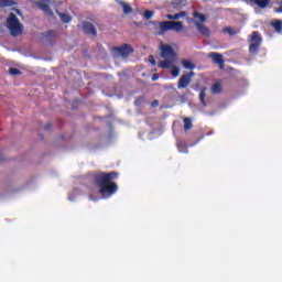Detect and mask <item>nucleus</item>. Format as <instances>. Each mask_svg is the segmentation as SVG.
Returning <instances> with one entry per match:
<instances>
[{"instance_id": "17", "label": "nucleus", "mask_w": 282, "mask_h": 282, "mask_svg": "<svg viewBox=\"0 0 282 282\" xmlns=\"http://www.w3.org/2000/svg\"><path fill=\"white\" fill-rule=\"evenodd\" d=\"M186 6V0H173L172 1V8L176 10H181V8H184Z\"/></svg>"}, {"instance_id": "28", "label": "nucleus", "mask_w": 282, "mask_h": 282, "mask_svg": "<svg viewBox=\"0 0 282 282\" xmlns=\"http://www.w3.org/2000/svg\"><path fill=\"white\" fill-rule=\"evenodd\" d=\"M171 74H172L173 78H177V76H180V67L173 66Z\"/></svg>"}, {"instance_id": "8", "label": "nucleus", "mask_w": 282, "mask_h": 282, "mask_svg": "<svg viewBox=\"0 0 282 282\" xmlns=\"http://www.w3.org/2000/svg\"><path fill=\"white\" fill-rule=\"evenodd\" d=\"M83 30L85 34H90L91 36H98V32L96 31V26L91 22H84Z\"/></svg>"}, {"instance_id": "32", "label": "nucleus", "mask_w": 282, "mask_h": 282, "mask_svg": "<svg viewBox=\"0 0 282 282\" xmlns=\"http://www.w3.org/2000/svg\"><path fill=\"white\" fill-rule=\"evenodd\" d=\"M44 129H45V131H50V129H52V123H46L44 126Z\"/></svg>"}, {"instance_id": "1", "label": "nucleus", "mask_w": 282, "mask_h": 282, "mask_svg": "<svg viewBox=\"0 0 282 282\" xmlns=\"http://www.w3.org/2000/svg\"><path fill=\"white\" fill-rule=\"evenodd\" d=\"M113 180H118V172H99L94 176V183L99 187L102 197H111L118 192V184Z\"/></svg>"}, {"instance_id": "4", "label": "nucleus", "mask_w": 282, "mask_h": 282, "mask_svg": "<svg viewBox=\"0 0 282 282\" xmlns=\"http://www.w3.org/2000/svg\"><path fill=\"white\" fill-rule=\"evenodd\" d=\"M7 28L10 31L11 36H20L23 34V24L17 18V14L10 13L7 18Z\"/></svg>"}, {"instance_id": "30", "label": "nucleus", "mask_w": 282, "mask_h": 282, "mask_svg": "<svg viewBox=\"0 0 282 282\" xmlns=\"http://www.w3.org/2000/svg\"><path fill=\"white\" fill-rule=\"evenodd\" d=\"M44 36H46V37H50V36H56V31H46L45 33H44Z\"/></svg>"}, {"instance_id": "2", "label": "nucleus", "mask_w": 282, "mask_h": 282, "mask_svg": "<svg viewBox=\"0 0 282 282\" xmlns=\"http://www.w3.org/2000/svg\"><path fill=\"white\" fill-rule=\"evenodd\" d=\"M161 56L165 58V61H161L159 67H161V69H170V67H173V62L177 57V53H175L173 46L164 44L161 46Z\"/></svg>"}, {"instance_id": "38", "label": "nucleus", "mask_w": 282, "mask_h": 282, "mask_svg": "<svg viewBox=\"0 0 282 282\" xmlns=\"http://www.w3.org/2000/svg\"><path fill=\"white\" fill-rule=\"evenodd\" d=\"M3 160H6V158H3V154H0V162H3Z\"/></svg>"}, {"instance_id": "16", "label": "nucleus", "mask_w": 282, "mask_h": 282, "mask_svg": "<svg viewBox=\"0 0 282 282\" xmlns=\"http://www.w3.org/2000/svg\"><path fill=\"white\" fill-rule=\"evenodd\" d=\"M177 150L180 153H188V145L184 141H177Z\"/></svg>"}, {"instance_id": "9", "label": "nucleus", "mask_w": 282, "mask_h": 282, "mask_svg": "<svg viewBox=\"0 0 282 282\" xmlns=\"http://www.w3.org/2000/svg\"><path fill=\"white\" fill-rule=\"evenodd\" d=\"M209 58L213 59L216 65H219L220 69H224V55L212 52L209 53Z\"/></svg>"}, {"instance_id": "39", "label": "nucleus", "mask_w": 282, "mask_h": 282, "mask_svg": "<svg viewBox=\"0 0 282 282\" xmlns=\"http://www.w3.org/2000/svg\"><path fill=\"white\" fill-rule=\"evenodd\" d=\"M89 199H90V200H94V196L90 195V196H89Z\"/></svg>"}, {"instance_id": "12", "label": "nucleus", "mask_w": 282, "mask_h": 282, "mask_svg": "<svg viewBox=\"0 0 282 282\" xmlns=\"http://www.w3.org/2000/svg\"><path fill=\"white\" fill-rule=\"evenodd\" d=\"M35 6H37V8H40V10H42L43 12H45V14H47L48 17H53L54 12L52 11V9L50 8V4H45L43 2H35Z\"/></svg>"}, {"instance_id": "21", "label": "nucleus", "mask_w": 282, "mask_h": 282, "mask_svg": "<svg viewBox=\"0 0 282 282\" xmlns=\"http://www.w3.org/2000/svg\"><path fill=\"white\" fill-rule=\"evenodd\" d=\"M212 94H221V84L215 83L212 86Z\"/></svg>"}, {"instance_id": "18", "label": "nucleus", "mask_w": 282, "mask_h": 282, "mask_svg": "<svg viewBox=\"0 0 282 282\" xmlns=\"http://www.w3.org/2000/svg\"><path fill=\"white\" fill-rule=\"evenodd\" d=\"M184 122V131H191L193 129V120L191 118L186 117L183 119Z\"/></svg>"}, {"instance_id": "5", "label": "nucleus", "mask_w": 282, "mask_h": 282, "mask_svg": "<svg viewBox=\"0 0 282 282\" xmlns=\"http://www.w3.org/2000/svg\"><path fill=\"white\" fill-rule=\"evenodd\" d=\"M261 43H263V39L259 34V32H252L249 39V54H251L252 56H257V54H259Z\"/></svg>"}, {"instance_id": "33", "label": "nucleus", "mask_w": 282, "mask_h": 282, "mask_svg": "<svg viewBox=\"0 0 282 282\" xmlns=\"http://www.w3.org/2000/svg\"><path fill=\"white\" fill-rule=\"evenodd\" d=\"M160 78V75L159 74H153L152 75V80L155 82Z\"/></svg>"}, {"instance_id": "35", "label": "nucleus", "mask_w": 282, "mask_h": 282, "mask_svg": "<svg viewBox=\"0 0 282 282\" xmlns=\"http://www.w3.org/2000/svg\"><path fill=\"white\" fill-rule=\"evenodd\" d=\"M152 105H153V107H158V105H160V101L154 100V101L152 102Z\"/></svg>"}, {"instance_id": "3", "label": "nucleus", "mask_w": 282, "mask_h": 282, "mask_svg": "<svg viewBox=\"0 0 282 282\" xmlns=\"http://www.w3.org/2000/svg\"><path fill=\"white\" fill-rule=\"evenodd\" d=\"M155 28H158V35L162 36V34H166L169 30H173L174 32H182L184 30V23L181 21H162V22H152Z\"/></svg>"}, {"instance_id": "34", "label": "nucleus", "mask_w": 282, "mask_h": 282, "mask_svg": "<svg viewBox=\"0 0 282 282\" xmlns=\"http://www.w3.org/2000/svg\"><path fill=\"white\" fill-rule=\"evenodd\" d=\"M275 12H276L278 14H281V13H282V7L276 8V9H275Z\"/></svg>"}, {"instance_id": "11", "label": "nucleus", "mask_w": 282, "mask_h": 282, "mask_svg": "<svg viewBox=\"0 0 282 282\" xmlns=\"http://www.w3.org/2000/svg\"><path fill=\"white\" fill-rule=\"evenodd\" d=\"M246 3H256L258 8H261L262 10L270 6V1L272 0H243Z\"/></svg>"}, {"instance_id": "15", "label": "nucleus", "mask_w": 282, "mask_h": 282, "mask_svg": "<svg viewBox=\"0 0 282 282\" xmlns=\"http://www.w3.org/2000/svg\"><path fill=\"white\" fill-rule=\"evenodd\" d=\"M17 6V0H0V8H13Z\"/></svg>"}, {"instance_id": "10", "label": "nucleus", "mask_w": 282, "mask_h": 282, "mask_svg": "<svg viewBox=\"0 0 282 282\" xmlns=\"http://www.w3.org/2000/svg\"><path fill=\"white\" fill-rule=\"evenodd\" d=\"M194 24L197 28L199 34H203V36H210V29L204 25V23L196 21Z\"/></svg>"}, {"instance_id": "13", "label": "nucleus", "mask_w": 282, "mask_h": 282, "mask_svg": "<svg viewBox=\"0 0 282 282\" xmlns=\"http://www.w3.org/2000/svg\"><path fill=\"white\" fill-rule=\"evenodd\" d=\"M117 3L122 8L123 14H131V12H133V8L126 1L117 0Z\"/></svg>"}, {"instance_id": "27", "label": "nucleus", "mask_w": 282, "mask_h": 282, "mask_svg": "<svg viewBox=\"0 0 282 282\" xmlns=\"http://www.w3.org/2000/svg\"><path fill=\"white\" fill-rule=\"evenodd\" d=\"M184 17H186V12L185 11H181L180 13L173 14V21H177L178 19H182Z\"/></svg>"}, {"instance_id": "14", "label": "nucleus", "mask_w": 282, "mask_h": 282, "mask_svg": "<svg viewBox=\"0 0 282 282\" xmlns=\"http://www.w3.org/2000/svg\"><path fill=\"white\" fill-rule=\"evenodd\" d=\"M271 26L278 34H282V20H273L271 21Z\"/></svg>"}, {"instance_id": "24", "label": "nucleus", "mask_w": 282, "mask_h": 282, "mask_svg": "<svg viewBox=\"0 0 282 282\" xmlns=\"http://www.w3.org/2000/svg\"><path fill=\"white\" fill-rule=\"evenodd\" d=\"M223 32L227 33L229 36H235L237 35V31L232 29V26H226Z\"/></svg>"}, {"instance_id": "22", "label": "nucleus", "mask_w": 282, "mask_h": 282, "mask_svg": "<svg viewBox=\"0 0 282 282\" xmlns=\"http://www.w3.org/2000/svg\"><path fill=\"white\" fill-rule=\"evenodd\" d=\"M193 17H194V19H199L200 23H205V21H206V15H204L203 13H199L197 11H195L193 13Z\"/></svg>"}, {"instance_id": "6", "label": "nucleus", "mask_w": 282, "mask_h": 282, "mask_svg": "<svg viewBox=\"0 0 282 282\" xmlns=\"http://www.w3.org/2000/svg\"><path fill=\"white\" fill-rule=\"evenodd\" d=\"M195 76V72H189L183 74L177 82V89H186L191 83H193V77Z\"/></svg>"}, {"instance_id": "26", "label": "nucleus", "mask_w": 282, "mask_h": 282, "mask_svg": "<svg viewBox=\"0 0 282 282\" xmlns=\"http://www.w3.org/2000/svg\"><path fill=\"white\" fill-rule=\"evenodd\" d=\"M9 74L11 75V76H21V69H19V68H14V67H10L9 68Z\"/></svg>"}, {"instance_id": "37", "label": "nucleus", "mask_w": 282, "mask_h": 282, "mask_svg": "<svg viewBox=\"0 0 282 282\" xmlns=\"http://www.w3.org/2000/svg\"><path fill=\"white\" fill-rule=\"evenodd\" d=\"M13 10L17 12V14L21 15V11L19 9H13Z\"/></svg>"}, {"instance_id": "7", "label": "nucleus", "mask_w": 282, "mask_h": 282, "mask_svg": "<svg viewBox=\"0 0 282 282\" xmlns=\"http://www.w3.org/2000/svg\"><path fill=\"white\" fill-rule=\"evenodd\" d=\"M112 50L118 54V56H121L122 58H127L130 54H133L134 52L133 47L130 44L116 46Z\"/></svg>"}, {"instance_id": "36", "label": "nucleus", "mask_w": 282, "mask_h": 282, "mask_svg": "<svg viewBox=\"0 0 282 282\" xmlns=\"http://www.w3.org/2000/svg\"><path fill=\"white\" fill-rule=\"evenodd\" d=\"M166 19H170V21H173V14H167Z\"/></svg>"}, {"instance_id": "20", "label": "nucleus", "mask_w": 282, "mask_h": 282, "mask_svg": "<svg viewBox=\"0 0 282 282\" xmlns=\"http://www.w3.org/2000/svg\"><path fill=\"white\" fill-rule=\"evenodd\" d=\"M182 65L185 69H195V64L188 59H183Z\"/></svg>"}, {"instance_id": "29", "label": "nucleus", "mask_w": 282, "mask_h": 282, "mask_svg": "<svg viewBox=\"0 0 282 282\" xmlns=\"http://www.w3.org/2000/svg\"><path fill=\"white\" fill-rule=\"evenodd\" d=\"M143 17H144V19H147V20L152 19V18H153V11L147 10V11L143 13Z\"/></svg>"}, {"instance_id": "25", "label": "nucleus", "mask_w": 282, "mask_h": 282, "mask_svg": "<svg viewBox=\"0 0 282 282\" xmlns=\"http://www.w3.org/2000/svg\"><path fill=\"white\" fill-rule=\"evenodd\" d=\"M61 20L63 21V23H69V21H72V17H69V14L66 13H58Z\"/></svg>"}, {"instance_id": "19", "label": "nucleus", "mask_w": 282, "mask_h": 282, "mask_svg": "<svg viewBox=\"0 0 282 282\" xmlns=\"http://www.w3.org/2000/svg\"><path fill=\"white\" fill-rule=\"evenodd\" d=\"M208 90V88H203L199 93V100L203 105V107H206V91Z\"/></svg>"}, {"instance_id": "23", "label": "nucleus", "mask_w": 282, "mask_h": 282, "mask_svg": "<svg viewBox=\"0 0 282 282\" xmlns=\"http://www.w3.org/2000/svg\"><path fill=\"white\" fill-rule=\"evenodd\" d=\"M193 17H194V19H199L200 23H205V21H206V15H204L203 13H199L197 11H195L193 13Z\"/></svg>"}, {"instance_id": "31", "label": "nucleus", "mask_w": 282, "mask_h": 282, "mask_svg": "<svg viewBox=\"0 0 282 282\" xmlns=\"http://www.w3.org/2000/svg\"><path fill=\"white\" fill-rule=\"evenodd\" d=\"M149 61L152 65H155V58L153 57V55L149 56Z\"/></svg>"}]
</instances>
